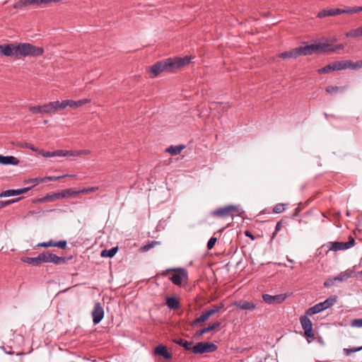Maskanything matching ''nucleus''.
<instances>
[{"label":"nucleus","instance_id":"09e8293b","mask_svg":"<svg viewBox=\"0 0 362 362\" xmlns=\"http://www.w3.org/2000/svg\"><path fill=\"white\" fill-rule=\"evenodd\" d=\"M333 63H334L335 71H339V70L344 69L343 67V64H342L341 61H336V62H334Z\"/></svg>","mask_w":362,"mask_h":362},{"label":"nucleus","instance_id":"5701e85b","mask_svg":"<svg viewBox=\"0 0 362 362\" xmlns=\"http://www.w3.org/2000/svg\"><path fill=\"white\" fill-rule=\"evenodd\" d=\"M220 325H221L220 322H215L213 324L210 325L209 326L197 331L196 333V335L202 336L206 333H208L212 330L216 329V328L219 327Z\"/></svg>","mask_w":362,"mask_h":362},{"label":"nucleus","instance_id":"1a4fd4ad","mask_svg":"<svg viewBox=\"0 0 362 362\" xmlns=\"http://www.w3.org/2000/svg\"><path fill=\"white\" fill-rule=\"evenodd\" d=\"M355 244V239L352 236H349L347 242H329L327 247L329 250L339 251L349 249Z\"/></svg>","mask_w":362,"mask_h":362},{"label":"nucleus","instance_id":"bb28decb","mask_svg":"<svg viewBox=\"0 0 362 362\" xmlns=\"http://www.w3.org/2000/svg\"><path fill=\"white\" fill-rule=\"evenodd\" d=\"M346 37L356 38L362 37V26L352 29L345 34Z\"/></svg>","mask_w":362,"mask_h":362},{"label":"nucleus","instance_id":"ea45409f","mask_svg":"<svg viewBox=\"0 0 362 362\" xmlns=\"http://www.w3.org/2000/svg\"><path fill=\"white\" fill-rule=\"evenodd\" d=\"M20 199H11V200H8V201H0V209L1 208H4L11 204H13L14 202H16L19 200Z\"/></svg>","mask_w":362,"mask_h":362},{"label":"nucleus","instance_id":"4c0bfd02","mask_svg":"<svg viewBox=\"0 0 362 362\" xmlns=\"http://www.w3.org/2000/svg\"><path fill=\"white\" fill-rule=\"evenodd\" d=\"M285 210V204H277L273 208V212L276 214H280Z\"/></svg>","mask_w":362,"mask_h":362},{"label":"nucleus","instance_id":"8fccbe9b","mask_svg":"<svg viewBox=\"0 0 362 362\" xmlns=\"http://www.w3.org/2000/svg\"><path fill=\"white\" fill-rule=\"evenodd\" d=\"M336 282V280H334V278L333 279H327L326 280L325 282H324V286L325 287H330L333 285H334V283Z\"/></svg>","mask_w":362,"mask_h":362},{"label":"nucleus","instance_id":"c03bdc74","mask_svg":"<svg viewBox=\"0 0 362 362\" xmlns=\"http://www.w3.org/2000/svg\"><path fill=\"white\" fill-rule=\"evenodd\" d=\"M351 325L354 327H362V318L354 319L351 321Z\"/></svg>","mask_w":362,"mask_h":362},{"label":"nucleus","instance_id":"680f3d73","mask_svg":"<svg viewBox=\"0 0 362 362\" xmlns=\"http://www.w3.org/2000/svg\"><path fill=\"white\" fill-rule=\"evenodd\" d=\"M95 189V187H92V188H91L92 192H93Z\"/></svg>","mask_w":362,"mask_h":362},{"label":"nucleus","instance_id":"0eeeda50","mask_svg":"<svg viewBox=\"0 0 362 362\" xmlns=\"http://www.w3.org/2000/svg\"><path fill=\"white\" fill-rule=\"evenodd\" d=\"M360 11H362V7H356L354 8H347V9H340V8H334V9H329V10L323 9L317 13V17L322 18L327 17V16H333L344 14V13H358Z\"/></svg>","mask_w":362,"mask_h":362},{"label":"nucleus","instance_id":"a18cd8bd","mask_svg":"<svg viewBox=\"0 0 362 362\" xmlns=\"http://www.w3.org/2000/svg\"><path fill=\"white\" fill-rule=\"evenodd\" d=\"M216 241H217L216 238L211 237L207 243V245H206L207 249L211 250L214 247V245L216 244Z\"/></svg>","mask_w":362,"mask_h":362},{"label":"nucleus","instance_id":"79ce46f5","mask_svg":"<svg viewBox=\"0 0 362 362\" xmlns=\"http://www.w3.org/2000/svg\"><path fill=\"white\" fill-rule=\"evenodd\" d=\"M66 175H62V176H58V177H56V176H47V177H44V182H47L48 181H56L62 177H66Z\"/></svg>","mask_w":362,"mask_h":362},{"label":"nucleus","instance_id":"49530a36","mask_svg":"<svg viewBox=\"0 0 362 362\" xmlns=\"http://www.w3.org/2000/svg\"><path fill=\"white\" fill-rule=\"evenodd\" d=\"M37 247H54V240H51L48 242H44V243H39L37 245Z\"/></svg>","mask_w":362,"mask_h":362},{"label":"nucleus","instance_id":"9d476101","mask_svg":"<svg viewBox=\"0 0 362 362\" xmlns=\"http://www.w3.org/2000/svg\"><path fill=\"white\" fill-rule=\"evenodd\" d=\"M42 263H53L59 265L66 262V258L64 257H59L48 251L40 253Z\"/></svg>","mask_w":362,"mask_h":362},{"label":"nucleus","instance_id":"dca6fc26","mask_svg":"<svg viewBox=\"0 0 362 362\" xmlns=\"http://www.w3.org/2000/svg\"><path fill=\"white\" fill-rule=\"evenodd\" d=\"M31 189V187H24L21 189H7L5 191H3L0 194V197H12V196H18L21 195L22 194H25L30 191Z\"/></svg>","mask_w":362,"mask_h":362},{"label":"nucleus","instance_id":"393cba45","mask_svg":"<svg viewBox=\"0 0 362 362\" xmlns=\"http://www.w3.org/2000/svg\"><path fill=\"white\" fill-rule=\"evenodd\" d=\"M209 317H210V315H209L207 311L205 310L202 313V314L200 315V316L199 317L196 318L191 322V325L193 327L197 326L202 322H206Z\"/></svg>","mask_w":362,"mask_h":362},{"label":"nucleus","instance_id":"7ed1b4c3","mask_svg":"<svg viewBox=\"0 0 362 362\" xmlns=\"http://www.w3.org/2000/svg\"><path fill=\"white\" fill-rule=\"evenodd\" d=\"M44 49L41 47H37L30 43H17L16 47V57H36L41 56Z\"/></svg>","mask_w":362,"mask_h":362},{"label":"nucleus","instance_id":"5fc2aeb1","mask_svg":"<svg viewBox=\"0 0 362 362\" xmlns=\"http://www.w3.org/2000/svg\"><path fill=\"white\" fill-rule=\"evenodd\" d=\"M21 147H23V148H28V149H31L32 151H35V148H34V146L30 144V143H23L21 145Z\"/></svg>","mask_w":362,"mask_h":362},{"label":"nucleus","instance_id":"72a5a7b5","mask_svg":"<svg viewBox=\"0 0 362 362\" xmlns=\"http://www.w3.org/2000/svg\"><path fill=\"white\" fill-rule=\"evenodd\" d=\"M350 277H351L350 274L345 272H342L339 275L335 276L334 280H336V281L341 282V281H344L347 280Z\"/></svg>","mask_w":362,"mask_h":362},{"label":"nucleus","instance_id":"ddd939ff","mask_svg":"<svg viewBox=\"0 0 362 362\" xmlns=\"http://www.w3.org/2000/svg\"><path fill=\"white\" fill-rule=\"evenodd\" d=\"M286 294H279L275 296H272L269 294H263L262 299L263 300L269 305H276L280 304L283 303L286 298Z\"/></svg>","mask_w":362,"mask_h":362},{"label":"nucleus","instance_id":"c9c22d12","mask_svg":"<svg viewBox=\"0 0 362 362\" xmlns=\"http://www.w3.org/2000/svg\"><path fill=\"white\" fill-rule=\"evenodd\" d=\"M344 88L343 87H339V86H329L326 88V91L328 93H335L339 90H343Z\"/></svg>","mask_w":362,"mask_h":362},{"label":"nucleus","instance_id":"f704fd0d","mask_svg":"<svg viewBox=\"0 0 362 362\" xmlns=\"http://www.w3.org/2000/svg\"><path fill=\"white\" fill-rule=\"evenodd\" d=\"M44 177H35L33 179H30L28 180H25V183H32L33 186L30 187L31 188L33 187L35 185H37L39 183L44 182Z\"/></svg>","mask_w":362,"mask_h":362},{"label":"nucleus","instance_id":"39448f33","mask_svg":"<svg viewBox=\"0 0 362 362\" xmlns=\"http://www.w3.org/2000/svg\"><path fill=\"white\" fill-rule=\"evenodd\" d=\"M337 296H332L327 298L325 301L317 303L315 305H313V307H310V308H308L306 310L305 314L307 315H313L319 313L330 308L331 306H332L337 302Z\"/></svg>","mask_w":362,"mask_h":362},{"label":"nucleus","instance_id":"a878e982","mask_svg":"<svg viewBox=\"0 0 362 362\" xmlns=\"http://www.w3.org/2000/svg\"><path fill=\"white\" fill-rule=\"evenodd\" d=\"M185 148L183 144L177 146H170L166 148L165 151L170 153L171 155L176 156L181 153V151Z\"/></svg>","mask_w":362,"mask_h":362},{"label":"nucleus","instance_id":"423d86ee","mask_svg":"<svg viewBox=\"0 0 362 362\" xmlns=\"http://www.w3.org/2000/svg\"><path fill=\"white\" fill-rule=\"evenodd\" d=\"M325 42H319L317 44L305 45L296 47L298 57L310 55L313 53L323 52V49L327 47Z\"/></svg>","mask_w":362,"mask_h":362},{"label":"nucleus","instance_id":"f03ea898","mask_svg":"<svg viewBox=\"0 0 362 362\" xmlns=\"http://www.w3.org/2000/svg\"><path fill=\"white\" fill-rule=\"evenodd\" d=\"M83 103L84 102L83 100L75 101L71 100H63L62 102L54 101L43 105L30 106L29 110L33 114H49L64 110L67 106H69L72 108H76L81 106Z\"/></svg>","mask_w":362,"mask_h":362},{"label":"nucleus","instance_id":"c756f323","mask_svg":"<svg viewBox=\"0 0 362 362\" xmlns=\"http://www.w3.org/2000/svg\"><path fill=\"white\" fill-rule=\"evenodd\" d=\"M57 199H60L59 195L58 194V192L53 193L52 194H47L44 197H42L38 199L39 202H53Z\"/></svg>","mask_w":362,"mask_h":362},{"label":"nucleus","instance_id":"b1692460","mask_svg":"<svg viewBox=\"0 0 362 362\" xmlns=\"http://www.w3.org/2000/svg\"><path fill=\"white\" fill-rule=\"evenodd\" d=\"M166 305L168 308L177 310L180 308V301L175 297H168L166 299Z\"/></svg>","mask_w":362,"mask_h":362},{"label":"nucleus","instance_id":"37998d69","mask_svg":"<svg viewBox=\"0 0 362 362\" xmlns=\"http://www.w3.org/2000/svg\"><path fill=\"white\" fill-rule=\"evenodd\" d=\"M67 243L66 240H60L59 242L54 241V247H57L61 249H65L66 247Z\"/></svg>","mask_w":362,"mask_h":362},{"label":"nucleus","instance_id":"4468645a","mask_svg":"<svg viewBox=\"0 0 362 362\" xmlns=\"http://www.w3.org/2000/svg\"><path fill=\"white\" fill-rule=\"evenodd\" d=\"M92 317L94 324H98L104 317V309L100 303L96 302L92 310Z\"/></svg>","mask_w":362,"mask_h":362},{"label":"nucleus","instance_id":"a19ab883","mask_svg":"<svg viewBox=\"0 0 362 362\" xmlns=\"http://www.w3.org/2000/svg\"><path fill=\"white\" fill-rule=\"evenodd\" d=\"M362 349V346L354 349H344V353L346 356H350L352 353L361 351Z\"/></svg>","mask_w":362,"mask_h":362},{"label":"nucleus","instance_id":"20e7f679","mask_svg":"<svg viewBox=\"0 0 362 362\" xmlns=\"http://www.w3.org/2000/svg\"><path fill=\"white\" fill-rule=\"evenodd\" d=\"M211 214L216 218H226L230 217L233 219L234 216L239 214V209L235 205L230 204L212 211Z\"/></svg>","mask_w":362,"mask_h":362},{"label":"nucleus","instance_id":"e2e57ef3","mask_svg":"<svg viewBox=\"0 0 362 362\" xmlns=\"http://www.w3.org/2000/svg\"><path fill=\"white\" fill-rule=\"evenodd\" d=\"M288 260L289 262H293V261H292L291 259H288Z\"/></svg>","mask_w":362,"mask_h":362},{"label":"nucleus","instance_id":"473e14b6","mask_svg":"<svg viewBox=\"0 0 362 362\" xmlns=\"http://www.w3.org/2000/svg\"><path fill=\"white\" fill-rule=\"evenodd\" d=\"M333 71H335V70H334V63L332 62V63L326 65L325 67L319 69L318 73L319 74H327V73H329Z\"/></svg>","mask_w":362,"mask_h":362},{"label":"nucleus","instance_id":"f257e3e1","mask_svg":"<svg viewBox=\"0 0 362 362\" xmlns=\"http://www.w3.org/2000/svg\"><path fill=\"white\" fill-rule=\"evenodd\" d=\"M191 57L185 56L184 57L168 58L156 62L149 67V71L153 74V77L158 75L163 71L173 72L177 69L189 64Z\"/></svg>","mask_w":362,"mask_h":362},{"label":"nucleus","instance_id":"7c9ffc66","mask_svg":"<svg viewBox=\"0 0 362 362\" xmlns=\"http://www.w3.org/2000/svg\"><path fill=\"white\" fill-rule=\"evenodd\" d=\"M160 244V242H159V241H156V240L149 241L141 248V250L142 252H147V251L150 250L151 248L154 247L155 246L159 245Z\"/></svg>","mask_w":362,"mask_h":362},{"label":"nucleus","instance_id":"aec40b11","mask_svg":"<svg viewBox=\"0 0 362 362\" xmlns=\"http://www.w3.org/2000/svg\"><path fill=\"white\" fill-rule=\"evenodd\" d=\"M173 341L176 344H178L179 346L184 347L186 350H187V351L192 350V348H193L192 345L194 344V342L192 341H188L182 338H175Z\"/></svg>","mask_w":362,"mask_h":362},{"label":"nucleus","instance_id":"052dcab7","mask_svg":"<svg viewBox=\"0 0 362 362\" xmlns=\"http://www.w3.org/2000/svg\"><path fill=\"white\" fill-rule=\"evenodd\" d=\"M296 210V213L293 214V216H297V215H298V208H297Z\"/></svg>","mask_w":362,"mask_h":362},{"label":"nucleus","instance_id":"2f4dec72","mask_svg":"<svg viewBox=\"0 0 362 362\" xmlns=\"http://www.w3.org/2000/svg\"><path fill=\"white\" fill-rule=\"evenodd\" d=\"M223 303H219L216 305H213L209 310H207V313L210 315V317L216 313L219 312L223 308Z\"/></svg>","mask_w":362,"mask_h":362},{"label":"nucleus","instance_id":"412c9836","mask_svg":"<svg viewBox=\"0 0 362 362\" xmlns=\"http://www.w3.org/2000/svg\"><path fill=\"white\" fill-rule=\"evenodd\" d=\"M21 260L23 262H25L28 264H31L33 266H39L42 264L40 254H39L38 256L36 257H22Z\"/></svg>","mask_w":362,"mask_h":362},{"label":"nucleus","instance_id":"6e6d98bb","mask_svg":"<svg viewBox=\"0 0 362 362\" xmlns=\"http://www.w3.org/2000/svg\"><path fill=\"white\" fill-rule=\"evenodd\" d=\"M220 107H222L223 111H227L230 108V105L228 103H221L219 105Z\"/></svg>","mask_w":362,"mask_h":362},{"label":"nucleus","instance_id":"bf43d9fd","mask_svg":"<svg viewBox=\"0 0 362 362\" xmlns=\"http://www.w3.org/2000/svg\"><path fill=\"white\" fill-rule=\"evenodd\" d=\"M217 105H218V104L216 103H211L210 108L214 109Z\"/></svg>","mask_w":362,"mask_h":362},{"label":"nucleus","instance_id":"f3484780","mask_svg":"<svg viewBox=\"0 0 362 362\" xmlns=\"http://www.w3.org/2000/svg\"><path fill=\"white\" fill-rule=\"evenodd\" d=\"M154 354L156 355L162 356L165 359H170L172 354L168 352L166 346L163 344H159L154 349Z\"/></svg>","mask_w":362,"mask_h":362},{"label":"nucleus","instance_id":"6ab92c4d","mask_svg":"<svg viewBox=\"0 0 362 362\" xmlns=\"http://www.w3.org/2000/svg\"><path fill=\"white\" fill-rule=\"evenodd\" d=\"M20 163V160L13 156H2L0 155V164L8 165H17Z\"/></svg>","mask_w":362,"mask_h":362},{"label":"nucleus","instance_id":"a211bd4d","mask_svg":"<svg viewBox=\"0 0 362 362\" xmlns=\"http://www.w3.org/2000/svg\"><path fill=\"white\" fill-rule=\"evenodd\" d=\"M234 305L239 309L250 311L255 310L256 308V304L254 303L243 300L235 302Z\"/></svg>","mask_w":362,"mask_h":362},{"label":"nucleus","instance_id":"4be33fe9","mask_svg":"<svg viewBox=\"0 0 362 362\" xmlns=\"http://www.w3.org/2000/svg\"><path fill=\"white\" fill-rule=\"evenodd\" d=\"M298 52L296 48H293L291 50L286 51L284 52L280 53L278 57L281 59H295L298 57Z\"/></svg>","mask_w":362,"mask_h":362},{"label":"nucleus","instance_id":"c85d7f7f","mask_svg":"<svg viewBox=\"0 0 362 362\" xmlns=\"http://www.w3.org/2000/svg\"><path fill=\"white\" fill-rule=\"evenodd\" d=\"M118 250L117 247H113L110 250H102L100 255L103 257H112L115 255Z\"/></svg>","mask_w":362,"mask_h":362},{"label":"nucleus","instance_id":"3c124183","mask_svg":"<svg viewBox=\"0 0 362 362\" xmlns=\"http://www.w3.org/2000/svg\"><path fill=\"white\" fill-rule=\"evenodd\" d=\"M352 64H353V66H352L353 70L362 68V60L357 61L356 62H352Z\"/></svg>","mask_w":362,"mask_h":362},{"label":"nucleus","instance_id":"e433bc0d","mask_svg":"<svg viewBox=\"0 0 362 362\" xmlns=\"http://www.w3.org/2000/svg\"><path fill=\"white\" fill-rule=\"evenodd\" d=\"M75 193L76 192L72 191L71 189H65L60 192H58V194L59 195L60 198H64V197H69L73 194H75Z\"/></svg>","mask_w":362,"mask_h":362},{"label":"nucleus","instance_id":"0e129e2a","mask_svg":"<svg viewBox=\"0 0 362 362\" xmlns=\"http://www.w3.org/2000/svg\"><path fill=\"white\" fill-rule=\"evenodd\" d=\"M258 362H262V361H258Z\"/></svg>","mask_w":362,"mask_h":362},{"label":"nucleus","instance_id":"2eb2a0df","mask_svg":"<svg viewBox=\"0 0 362 362\" xmlns=\"http://www.w3.org/2000/svg\"><path fill=\"white\" fill-rule=\"evenodd\" d=\"M17 43L4 44L0 45V52L6 57H16Z\"/></svg>","mask_w":362,"mask_h":362},{"label":"nucleus","instance_id":"de8ad7c7","mask_svg":"<svg viewBox=\"0 0 362 362\" xmlns=\"http://www.w3.org/2000/svg\"><path fill=\"white\" fill-rule=\"evenodd\" d=\"M343 67L344 69H352V62L351 60H342Z\"/></svg>","mask_w":362,"mask_h":362},{"label":"nucleus","instance_id":"13d9d810","mask_svg":"<svg viewBox=\"0 0 362 362\" xmlns=\"http://www.w3.org/2000/svg\"><path fill=\"white\" fill-rule=\"evenodd\" d=\"M245 235L247 236V237L251 238L252 239H254L253 235L251 234V233L250 231H246L245 232Z\"/></svg>","mask_w":362,"mask_h":362},{"label":"nucleus","instance_id":"603ef678","mask_svg":"<svg viewBox=\"0 0 362 362\" xmlns=\"http://www.w3.org/2000/svg\"><path fill=\"white\" fill-rule=\"evenodd\" d=\"M42 156L45 158L54 157L55 156L54 151H42Z\"/></svg>","mask_w":362,"mask_h":362},{"label":"nucleus","instance_id":"f8f14e48","mask_svg":"<svg viewBox=\"0 0 362 362\" xmlns=\"http://www.w3.org/2000/svg\"><path fill=\"white\" fill-rule=\"evenodd\" d=\"M300 322L304 330L305 335L308 338L314 339L315 335L313 332V324L311 320L308 317L307 315L301 316L300 318Z\"/></svg>","mask_w":362,"mask_h":362},{"label":"nucleus","instance_id":"cd10ccee","mask_svg":"<svg viewBox=\"0 0 362 362\" xmlns=\"http://www.w3.org/2000/svg\"><path fill=\"white\" fill-rule=\"evenodd\" d=\"M325 45L328 47L323 49V52H334L339 49H343L344 46L342 44L339 45H332L329 43L325 42Z\"/></svg>","mask_w":362,"mask_h":362},{"label":"nucleus","instance_id":"4d7b16f0","mask_svg":"<svg viewBox=\"0 0 362 362\" xmlns=\"http://www.w3.org/2000/svg\"><path fill=\"white\" fill-rule=\"evenodd\" d=\"M174 270H175V269H168L162 272L161 273H160V275L166 276L168 273H170V272H173Z\"/></svg>","mask_w":362,"mask_h":362},{"label":"nucleus","instance_id":"9b49d317","mask_svg":"<svg viewBox=\"0 0 362 362\" xmlns=\"http://www.w3.org/2000/svg\"><path fill=\"white\" fill-rule=\"evenodd\" d=\"M175 274L172 275L170 280L176 286H180L183 280L188 279V274L185 269L179 268L174 270Z\"/></svg>","mask_w":362,"mask_h":362},{"label":"nucleus","instance_id":"6e6552de","mask_svg":"<svg viewBox=\"0 0 362 362\" xmlns=\"http://www.w3.org/2000/svg\"><path fill=\"white\" fill-rule=\"evenodd\" d=\"M218 346L212 342H199L193 346L192 353L202 354L216 351Z\"/></svg>","mask_w":362,"mask_h":362},{"label":"nucleus","instance_id":"864d4df0","mask_svg":"<svg viewBox=\"0 0 362 362\" xmlns=\"http://www.w3.org/2000/svg\"><path fill=\"white\" fill-rule=\"evenodd\" d=\"M281 221H279L276 225V227H275V230L274 232L272 233V239H273L275 235H276V233H278V231L281 229Z\"/></svg>","mask_w":362,"mask_h":362},{"label":"nucleus","instance_id":"58836bf2","mask_svg":"<svg viewBox=\"0 0 362 362\" xmlns=\"http://www.w3.org/2000/svg\"><path fill=\"white\" fill-rule=\"evenodd\" d=\"M55 156H72L73 154L69 151L57 150L54 151Z\"/></svg>","mask_w":362,"mask_h":362}]
</instances>
